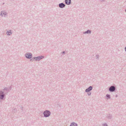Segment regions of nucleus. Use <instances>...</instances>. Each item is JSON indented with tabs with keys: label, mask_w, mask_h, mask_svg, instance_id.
<instances>
[{
	"label": "nucleus",
	"mask_w": 126,
	"mask_h": 126,
	"mask_svg": "<svg viewBox=\"0 0 126 126\" xmlns=\"http://www.w3.org/2000/svg\"><path fill=\"white\" fill-rule=\"evenodd\" d=\"M93 88V87L92 86H90L86 89L85 92L86 93H88L91 91L92 90Z\"/></svg>",
	"instance_id": "nucleus-6"
},
{
	"label": "nucleus",
	"mask_w": 126,
	"mask_h": 126,
	"mask_svg": "<svg viewBox=\"0 0 126 126\" xmlns=\"http://www.w3.org/2000/svg\"><path fill=\"white\" fill-rule=\"evenodd\" d=\"M125 51L126 52V46L125 47Z\"/></svg>",
	"instance_id": "nucleus-25"
},
{
	"label": "nucleus",
	"mask_w": 126,
	"mask_h": 126,
	"mask_svg": "<svg viewBox=\"0 0 126 126\" xmlns=\"http://www.w3.org/2000/svg\"><path fill=\"white\" fill-rule=\"evenodd\" d=\"M62 53L63 54H64L65 53V52L64 51H63V52H62Z\"/></svg>",
	"instance_id": "nucleus-24"
},
{
	"label": "nucleus",
	"mask_w": 126,
	"mask_h": 126,
	"mask_svg": "<svg viewBox=\"0 0 126 126\" xmlns=\"http://www.w3.org/2000/svg\"><path fill=\"white\" fill-rule=\"evenodd\" d=\"M96 59H98L99 58V55L98 54H97L96 55Z\"/></svg>",
	"instance_id": "nucleus-18"
},
{
	"label": "nucleus",
	"mask_w": 126,
	"mask_h": 126,
	"mask_svg": "<svg viewBox=\"0 0 126 126\" xmlns=\"http://www.w3.org/2000/svg\"><path fill=\"white\" fill-rule=\"evenodd\" d=\"M87 94L88 95H90L91 94V92H89Z\"/></svg>",
	"instance_id": "nucleus-20"
},
{
	"label": "nucleus",
	"mask_w": 126,
	"mask_h": 126,
	"mask_svg": "<svg viewBox=\"0 0 126 126\" xmlns=\"http://www.w3.org/2000/svg\"><path fill=\"white\" fill-rule=\"evenodd\" d=\"M8 88H9V89H10V91L11 89V86H10V87Z\"/></svg>",
	"instance_id": "nucleus-23"
},
{
	"label": "nucleus",
	"mask_w": 126,
	"mask_h": 126,
	"mask_svg": "<svg viewBox=\"0 0 126 126\" xmlns=\"http://www.w3.org/2000/svg\"><path fill=\"white\" fill-rule=\"evenodd\" d=\"M91 31L89 30H88L84 32H83V34H85L86 33L87 34H90L91 33Z\"/></svg>",
	"instance_id": "nucleus-12"
},
{
	"label": "nucleus",
	"mask_w": 126,
	"mask_h": 126,
	"mask_svg": "<svg viewBox=\"0 0 126 126\" xmlns=\"http://www.w3.org/2000/svg\"><path fill=\"white\" fill-rule=\"evenodd\" d=\"M3 92V94H4V97L6 94H7L10 91L9 88L7 87H5L3 89L0 91Z\"/></svg>",
	"instance_id": "nucleus-2"
},
{
	"label": "nucleus",
	"mask_w": 126,
	"mask_h": 126,
	"mask_svg": "<svg viewBox=\"0 0 126 126\" xmlns=\"http://www.w3.org/2000/svg\"><path fill=\"white\" fill-rule=\"evenodd\" d=\"M70 126H78L77 124L75 122H73L71 123Z\"/></svg>",
	"instance_id": "nucleus-13"
},
{
	"label": "nucleus",
	"mask_w": 126,
	"mask_h": 126,
	"mask_svg": "<svg viewBox=\"0 0 126 126\" xmlns=\"http://www.w3.org/2000/svg\"><path fill=\"white\" fill-rule=\"evenodd\" d=\"M125 12H126V9L125 10Z\"/></svg>",
	"instance_id": "nucleus-27"
},
{
	"label": "nucleus",
	"mask_w": 126,
	"mask_h": 126,
	"mask_svg": "<svg viewBox=\"0 0 126 126\" xmlns=\"http://www.w3.org/2000/svg\"><path fill=\"white\" fill-rule=\"evenodd\" d=\"M106 96L107 98V99H110V95L109 94H107L106 95Z\"/></svg>",
	"instance_id": "nucleus-15"
},
{
	"label": "nucleus",
	"mask_w": 126,
	"mask_h": 126,
	"mask_svg": "<svg viewBox=\"0 0 126 126\" xmlns=\"http://www.w3.org/2000/svg\"><path fill=\"white\" fill-rule=\"evenodd\" d=\"M103 126H108L107 124L106 123H103L102 124Z\"/></svg>",
	"instance_id": "nucleus-17"
},
{
	"label": "nucleus",
	"mask_w": 126,
	"mask_h": 126,
	"mask_svg": "<svg viewBox=\"0 0 126 126\" xmlns=\"http://www.w3.org/2000/svg\"><path fill=\"white\" fill-rule=\"evenodd\" d=\"M4 98V94H3V92L0 91V99L1 100H3Z\"/></svg>",
	"instance_id": "nucleus-7"
},
{
	"label": "nucleus",
	"mask_w": 126,
	"mask_h": 126,
	"mask_svg": "<svg viewBox=\"0 0 126 126\" xmlns=\"http://www.w3.org/2000/svg\"><path fill=\"white\" fill-rule=\"evenodd\" d=\"M3 14L2 12H1H1L0 15L1 16V17L3 16Z\"/></svg>",
	"instance_id": "nucleus-19"
},
{
	"label": "nucleus",
	"mask_w": 126,
	"mask_h": 126,
	"mask_svg": "<svg viewBox=\"0 0 126 126\" xmlns=\"http://www.w3.org/2000/svg\"><path fill=\"white\" fill-rule=\"evenodd\" d=\"M17 111V109L16 108H14V109L12 111V113H14Z\"/></svg>",
	"instance_id": "nucleus-16"
},
{
	"label": "nucleus",
	"mask_w": 126,
	"mask_h": 126,
	"mask_svg": "<svg viewBox=\"0 0 126 126\" xmlns=\"http://www.w3.org/2000/svg\"><path fill=\"white\" fill-rule=\"evenodd\" d=\"M106 117L109 119H111L112 118V115L110 114H107Z\"/></svg>",
	"instance_id": "nucleus-10"
},
{
	"label": "nucleus",
	"mask_w": 126,
	"mask_h": 126,
	"mask_svg": "<svg viewBox=\"0 0 126 126\" xmlns=\"http://www.w3.org/2000/svg\"><path fill=\"white\" fill-rule=\"evenodd\" d=\"M117 95H116L115 97H117Z\"/></svg>",
	"instance_id": "nucleus-26"
},
{
	"label": "nucleus",
	"mask_w": 126,
	"mask_h": 126,
	"mask_svg": "<svg viewBox=\"0 0 126 126\" xmlns=\"http://www.w3.org/2000/svg\"><path fill=\"white\" fill-rule=\"evenodd\" d=\"M1 12L4 15V17H5L6 16L5 15L7 14V12H6L4 10L1 11Z\"/></svg>",
	"instance_id": "nucleus-14"
},
{
	"label": "nucleus",
	"mask_w": 126,
	"mask_h": 126,
	"mask_svg": "<svg viewBox=\"0 0 126 126\" xmlns=\"http://www.w3.org/2000/svg\"><path fill=\"white\" fill-rule=\"evenodd\" d=\"M59 7L61 8H63L65 6V5L63 3H60L59 4Z\"/></svg>",
	"instance_id": "nucleus-8"
},
{
	"label": "nucleus",
	"mask_w": 126,
	"mask_h": 126,
	"mask_svg": "<svg viewBox=\"0 0 126 126\" xmlns=\"http://www.w3.org/2000/svg\"><path fill=\"white\" fill-rule=\"evenodd\" d=\"M116 89V88L115 86H110L109 88V91L111 92H112L114 91Z\"/></svg>",
	"instance_id": "nucleus-5"
},
{
	"label": "nucleus",
	"mask_w": 126,
	"mask_h": 126,
	"mask_svg": "<svg viewBox=\"0 0 126 126\" xmlns=\"http://www.w3.org/2000/svg\"><path fill=\"white\" fill-rule=\"evenodd\" d=\"M23 106H21L20 107V109L21 110H22V111L23 110Z\"/></svg>",
	"instance_id": "nucleus-21"
},
{
	"label": "nucleus",
	"mask_w": 126,
	"mask_h": 126,
	"mask_svg": "<svg viewBox=\"0 0 126 126\" xmlns=\"http://www.w3.org/2000/svg\"><path fill=\"white\" fill-rule=\"evenodd\" d=\"M11 30H9V31H7L6 32V34L8 36H10L12 34V32H11Z\"/></svg>",
	"instance_id": "nucleus-11"
},
{
	"label": "nucleus",
	"mask_w": 126,
	"mask_h": 126,
	"mask_svg": "<svg viewBox=\"0 0 126 126\" xmlns=\"http://www.w3.org/2000/svg\"><path fill=\"white\" fill-rule=\"evenodd\" d=\"M64 1L66 5H69L71 3V0H65Z\"/></svg>",
	"instance_id": "nucleus-9"
},
{
	"label": "nucleus",
	"mask_w": 126,
	"mask_h": 126,
	"mask_svg": "<svg viewBox=\"0 0 126 126\" xmlns=\"http://www.w3.org/2000/svg\"><path fill=\"white\" fill-rule=\"evenodd\" d=\"M50 111L48 110H46L43 113L44 117H49L51 114Z\"/></svg>",
	"instance_id": "nucleus-1"
},
{
	"label": "nucleus",
	"mask_w": 126,
	"mask_h": 126,
	"mask_svg": "<svg viewBox=\"0 0 126 126\" xmlns=\"http://www.w3.org/2000/svg\"><path fill=\"white\" fill-rule=\"evenodd\" d=\"M44 58V56L41 55L37 57H34L33 58V59H35V60L36 61H39Z\"/></svg>",
	"instance_id": "nucleus-3"
},
{
	"label": "nucleus",
	"mask_w": 126,
	"mask_h": 126,
	"mask_svg": "<svg viewBox=\"0 0 126 126\" xmlns=\"http://www.w3.org/2000/svg\"><path fill=\"white\" fill-rule=\"evenodd\" d=\"M25 56L26 58L28 59H31L32 57V54L30 52L26 53L25 54Z\"/></svg>",
	"instance_id": "nucleus-4"
},
{
	"label": "nucleus",
	"mask_w": 126,
	"mask_h": 126,
	"mask_svg": "<svg viewBox=\"0 0 126 126\" xmlns=\"http://www.w3.org/2000/svg\"><path fill=\"white\" fill-rule=\"evenodd\" d=\"M100 1L101 2H104L105 1V0H100Z\"/></svg>",
	"instance_id": "nucleus-22"
}]
</instances>
